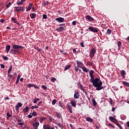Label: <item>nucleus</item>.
I'll return each mask as SVG.
<instances>
[{
  "label": "nucleus",
  "mask_w": 129,
  "mask_h": 129,
  "mask_svg": "<svg viewBox=\"0 0 129 129\" xmlns=\"http://www.w3.org/2000/svg\"><path fill=\"white\" fill-rule=\"evenodd\" d=\"M107 33L109 34H111V30L110 29H107Z\"/></svg>",
  "instance_id": "49530a36"
},
{
  "label": "nucleus",
  "mask_w": 129,
  "mask_h": 129,
  "mask_svg": "<svg viewBox=\"0 0 129 129\" xmlns=\"http://www.w3.org/2000/svg\"><path fill=\"white\" fill-rule=\"evenodd\" d=\"M71 67V65L67 66L64 68V71H66V70H68V69H69V68H70Z\"/></svg>",
  "instance_id": "cd10ccee"
},
{
  "label": "nucleus",
  "mask_w": 129,
  "mask_h": 129,
  "mask_svg": "<svg viewBox=\"0 0 129 129\" xmlns=\"http://www.w3.org/2000/svg\"><path fill=\"white\" fill-rule=\"evenodd\" d=\"M42 17H43V19H47V15L46 14H43L42 15Z\"/></svg>",
  "instance_id": "09e8293b"
},
{
  "label": "nucleus",
  "mask_w": 129,
  "mask_h": 129,
  "mask_svg": "<svg viewBox=\"0 0 129 129\" xmlns=\"http://www.w3.org/2000/svg\"><path fill=\"white\" fill-rule=\"evenodd\" d=\"M7 115L8 116V117H11L12 116V115H11L9 112L7 113Z\"/></svg>",
  "instance_id": "5fc2aeb1"
},
{
  "label": "nucleus",
  "mask_w": 129,
  "mask_h": 129,
  "mask_svg": "<svg viewBox=\"0 0 129 129\" xmlns=\"http://www.w3.org/2000/svg\"><path fill=\"white\" fill-rule=\"evenodd\" d=\"M115 111V107H112V111L114 112Z\"/></svg>",
  "instance_id": "0e129e2a"
},
{
  "label": "nucleus",
  "mask_w": 129,
  "mask_h": 129,
  "mask_svg": "<svg viewBox=\"0 0 129 129\" xmlns=\"http://www.w3.org/2000/svg\"><path fill=\"white\" fill-rule=\"evenodd\" d=\"M109 119H110V121H113L114 120L115 118L112 116H109Z\"/></svg>",
  "instance_id": "473e14b6"
},
{
  "label": "nucleus",
  "mask_w": 129,
  "mask_h": 129,
  "mask_svg": "<svg viewBox=\"0 0 129 129\" xmlns=\"http://www.w3.org/2000/svg\"><path fill=\"white\" fill-rule=\"evenodd\" d=\"M112 122H113L114 123H115V124H116V123H117V120L115 118L113 121H112Z\"/></svg>",
  "instance_id": "a18cd8bd"
},
{
  "label": "nucleus",
  "mask_w": 129,
  "mask_h": 129,
  "mask_svg": "<svg viewBox=\"0 0 129 129\" xmlns=\"http://www.w3.org/2000/svg\"><path fill=\"white\" fill-rule=\"evenodd\" d=\"M24 48L22 46H20L19 45H16L14 44L13 45V49H14L15 50H18V51H20L21 49H23Z\"/></svg>",
  "instance_id": "7ed1b4c3"
},
{
  "label": "nucleus",
  "mask_w": 129,
  "mask_h": 129,
  "mask_svg": "<svg viewBox=\"0 0 129 129\" xmlns=\"http://www.w3.org/2000/svg\"><path fill=\"white\" fill-rule=\"evenodd\" d=\"M20 78H21V75H18L17 79L20 80Z\"/></svg>",
  "instance_id": "680f3d73"
},
{
  "label": "nucleus",
  "mask_w": 129,
  "mask_h": 129,
  "mask_svg": "<svg viewBox=\"0 0 129 129\" xmlns=\"http://www.w3.org/2000/svg\"><path fill=\"white\" fill-rule=\"evenodd\" d=\"M108 126H112V127H113L114 128L115 127H114V126H113V125H112V124H111L110 123H109L108 124Z\"/></svg>",
  "instance_id": "6e6d98bb"
},
{
  "label": "nucleus",
  "mask_w": 129,
  "mask_h": 129,
  "mask_svg": "<svg viewBox=\"0 0 129 129\" xmlns=\"http://www.w3.org/2000/svg\"><path fill=\"white\" fill-rule=\"evenodd\" d=\"M80 68V66H78L77 67H75V71H78V69H79V68Z\"/></svg>",
  "instance_id": "58836bf2"
},
{
  "label": "nucleus",
  "mask_w": 129,
  "mask_h": 129,
  "mask_svg": "<svg viewBox=\"0 0 129 129\" xmlns=\"http://www.w3.org/2000/svg\"><path fill=\"white\" fill-rule=\"evenodd\" d=\"M29 107H26V108H24L23 110V111L24 112V113H27L28 111H29Z\"/></svg>",
  "instance_id": "6ab92c4d"
},
{
  "label": "nucleus",
  "mask_w": 129,
  "mask_h": 129,
  "mask_svg": "<svg viewBox=\"0 0 129 129\" xmlns=\"http://www.w3.org/2000/svg\"><path fill=\"white\" fill-rule=\"evenodd\" d=\"M81 47H82L83 48H84V43H83V42L81 43Z\"/></svg>",
  "instance_id": "4d7b16f0"
},
{
  "label": "nucleus",
  "mask_w": 129,
  "mask_h": 129,
  "mask_svg": "<svg viewBox=\"0 0 129 129\" xmlns=\"http://www.w3.org/2000/svg\"><path fill=\"white\" fill-rule=\"evenodd\" d=\"M94 73H95V72L93 70L90 71L89 76L91 78V79H90V82L92 81V80H93L94 79V76L93 75Z\"/></svg>",
  "instance_id": "20e7f679"
},
{
  "label": "nucleus",
  "mask_w": 129,
  "mask_h": 129,
  "mask_svg": "<svg viewBox=\"0 0 129 129\" xmlns=\"http://www.w3.org/2000/svg\"><path fill=\"white\" fill-rule=\"evenodd\" d=\"M86 19L88 20V21H90V22H93L94 21V19L89 15L86 16Z\"/></svg>",
  "instance_id": "9d476101"
},
{
  "label": "nucleus",
  "mask_w": 129,
  "mask_h": 129,
  "mask_svg": "<svg viewBox=\"0 0 129 129\" xmlns=\"http://www.w3.org/2000/svg\"><path fill=\"white\" fill-rule=\"evenodd\" d=\"M79 87L80 88V89L82 90V91L84 92V91H85V89H84V88L83 87V86H82V84H81V83H79Z\"/></svg>",
  "instance_id": "a211bd4d"
},
{
  "label": "nucleus",
  "mask_w": 129,
  "mask_h": 129,
  "mask_svg": "<svg viewBox=\"0 0 129 129\" xmlns=\"http://www.w3.org/2000/svg\"><path fill=\"white\" fill-rule=\"evenodd\" d=\"M92 103H93L94 106H96L97 103H96V101H95V100L93 99L92 101Z\"/></svg>",
  "instance_id": "c85d7f7f"
},
{
  "label": "nucleus",
  "mask_w": 129,
  "mask_h": 129,
  "mask_svg": "<svg viewBox=\"0 0 129 129\" xmlns=\"http://www.w3.org/2000/svg\"><path fill=\"white\" fill-rule=\"evenodd\" d=\"M22 106H23V104H22L21 102H19L18 103V105L16 106V110L18 111V110L20 109V107H22Z\"/></svg>",
  "instance_id": "9b49d317"
},
{
  "label": "nucleus",
  "mask_w": 129,
  "mask_h": 129,
  "mask_svg": "<svg viewBox=\"0 0 129 129\" xmlns=\"http://www.w3.org/2000/svg\"><path fill=\"white\" fill-rule=\"evenodd\" d=\"M71 103L74 107H76V101L74 100H72L71 101Z\"/></svg>",
  "instance_id": "ddd939ff"
},
{
  "label": "nucleus",
  "mask_w": 129,
  "mask_h": 129,
  "mask_svg": "<svg viewBox=\"0 0 129 129\" xmlns=\"http://www.w3.org/2000/svg\"><path fill=\"white\" fill-rule=\"evenodd\" d=\"M56 79L55 78H51V81H52V82H55V81H56Z\"/></svg>",
  "instance_id": "c03bdc74"
},
{
  "label": "nucleus",
  "mask_w": 129,
  "mask_h": 129,
  "mask_svg": "<svg viewBox=\"0 0 129 129\" xmlns=\"http://www.w3.org/2000/svg\"><path fill=\"white\" fill-rule=\"evenodd\" d=\"M68 109L70 110V109H72V108H71V106L70 105H68Z\"/></svg>",
  "instance_id": "bf43d9fd"
},
{
  "label": "nucleus",
  "mask_w": 129,
  "mask_h": 129,
  "mask_svg": "<svg viewBox=\"0 0 129 129\" xmlns=\"http://www.w3.org/2000/svg\"><path fill=\"white\" fill-rule=\"evenodd\" d=\"M117 45H118V49H120V46H121V42L118 41Z\"/></svg>",
  "instance_id": "c756f323"
},
{
  "label": "nucleus",
  "mask_w": 129,
  "mask_h": 129,
  "mask_svg": "<svg viewBox=\"0 0 129 129\" xmlns=\"http://www.w3.org/2000/svg\"><path fill=\"white\" fill-rule=\"evenodd\" d=\"M11 20L12 21H13L14 23H15V24H17V25H18V26H20L21 25L20 23H19V22L17 21V19H16V18L14 17H12Z\"/></svg>",
  "instance_id": "f8f14e48"
},
{
  "label": "nucleus",
  "mask_w": 129,
  "mask_h": 129,
  "mask_svg": "<svg viewBox=\"0 0 129 129\" xmlns=\"http://www.w3.org/2000/svg\"><path fill=\"white\" fill-rule=\"evenodd\" d=\"M3 59H4V60H8V59H9V57H7V56H4L3 57Z\"/></svg>",
  "instance_id": "3c124183"
},
{
  "label": "nucleus",
  "mask_w": 129,
  "mask_h": 129,
  "mask_svg": "<svg viewBox=\"0 0 129 129\" xmlns=\"http://www.w3.org/2000/svg\"><path fill=\"white\" fill-rule=\"evenodd\" d=\"M88 29L91 32H93V33H98V30L96 29L95 28L89 27Z\"/></svg>",
  "instance_id": "423d86ee"
},
{
  "label": "nucleus",
  "mask_w": 129,
  "mask_h": 129,
  "mask_svg": "<svg viewBox=\"0 0 129 129\" xmlns=\"http://www.w3.org/2000/svg\"><path fill=\"white\" fill-rule=\"evenodd\" d=\"M56 116L58 118H61V117H62V116L61 115V114L60 113H57Z\"/></svg>",
  "instance_id": "7c9ffc66"
},
{
  "label": "nucleus",
  "mask_w": 129,
  "mask_h": 129,
  "mask_svg": "<svg viewBox=\"0 0 129 129\" xmlns=\"http://www.w3.org/2000/svg\"><path fill=\"white\" fill-rule=\"evenodd\" d=\"M110 104H112V99L111 98H110Z\"/></svg>",
  "instance_id": "69168bd1"
},
{
  "label": "nucleus",
  "mask_w": 129,
  "mask_h": 129,
  "mask_svg": "<svg viewBox=\"0 0 129 129\" xmlns=\"http://www.w3.org/2000/svg\"><path fill=\"white\" fill-rule=\"evenodd\" d=\"M90 82L92 83L93 86L94 87H96V90L99 91L101 89H103V87H102V82L100 81V79L98 78L94 79Z\"/></svg>",
  "instance_id": "f257e3e1"
},
{
  "label": "nucleus",
  "mask_w": 129,
  "mask_h": 129,
  "mask_svg": "<svg viewBox=\"0 0 129 129\" xmlns=\"http://www.w3.org/2000/svg\"><path fill=\"white\" fill-rule=\"evenodd\" d=\"M10 53L11 54H13V55H16V54H20V50L13 48L11 49Z\"/></svg>",
  "instance_id": "39448f33"
},
{
  "label": "nucleus",
  "mask_w": 129,
  "mask_h": 129,
  "mask_svg": "<svg viewBox=\"0 0 129 129\" xmlns=\"http://www.w3.org/2000/svg\"><path fill=\"white\" fill-rule=\"evenodd\" d=\"M123 84L125 85V86H127V87H129V83L126 82L125 81L123 82Z\"/></svg>",
  "instance_id": "393cba45"
},
{
  "label": "nucleus",
  "mask_w": 129,
  "mask_h": 129,
  "mask_svg": "<svg viewBox=\"0 0 129 129\" xmlns=\"http://www.w3.org/2000/svg\"><path fill=\"white\" fill-rule=\"evenodd\" d=\"M42 88H43V89H44V90H47V87L45 85H42Z\"/></svg>",
  "instance_id": "de8ad7c7"
},
{
  "label": "nucleus",
  "mask_w": 129,
  "mask_h": 129,
  "mask_svg": "<svg viewBox=\"0 0 129 129\" xmlns=\"http://www.w3.org/2000/svg\"><path fill=\"white\" fill-rule=\"evenodd\" d=\"M121 75L123 78H125V76H124V75H125V71H124V70H122L121 71Z\"/></svg>",
  "instance_id": "aec40b11"
},
{
  "label": "nucleus",
  "mask_w": 129,
  "mask_h": 129,
  "mask_svg": "<svg viewBox=\"0 0 129 129\" xmlns=\"http://www.w3.org/2000/svg\"><path fill=\"white\" fill-rule=\"evenodd\" d=\"M28 117H29V118H32V117H33V116L32 114H30L28 115Z\"/></svg>",
  "instance_id": "13d9d810"
},
{
  "label": "nucleus",
  "mask_w": 129,
  "mask_h": 129,
  "mask_svg": "<svg viewBox=\"0 0 129 129\" xmlns=\"http://www.w3.org/2000/svg\"><path fill=\"white\" fill-rule=\"evenodd\" d=\"M63 30H64V27H60L59 28H57L56 29V30L57 32H62V31H63Z\"/></svg>",
  "instance_id": "dca6fc26"
},
{
  "label": "nucleus",
  "mask_w": 129,
  "mask_h": 129,
  "mask_svg": "<svg viewBox=\"0 0 129 129\" xmlns=\"http://www.w3.org/2000/svg\"><path fill=\"white\" fill-rule=\"evenodd\" d=\"M1 23H5V20H4V19H1Z\"/></svg>",
  "instance_id": "338daca9"
},
{
  "label": "nucleus",
  "mask_w": 129,
  "mask_h": 129,
  "mask_svg": "<svg viewBox=\"0 0 129 129\" xmlns=\"http://www.w3.org/2000/svg\"><path fill=\"white\" fill-rule=\"evenodd\" d=\"M96 53V49H95V48H92L90 51V58L91 59H93Z\"/></svg>",
  "instance_id": "f03ea898"
},
{
  "label": "nucleus",
  "mask_w": 129,
  "mask_h": 129,
  "mask_svg": "<svg viewBox=\"0 0 129 129\" xmlns=\"http://www.w3.org/2000/svg\"><path fill=\"white\" fill-rule=\"evenodd\" d=\"M82 69L83 70L84 72H88V71H89V70L88 69H87V68H86V67H84V68H82Z\"/></svg>",
  "instance_id": "b1692460"
},
{
  "label": "nucleus",
  "mask_w": 129,
  "mask_h": 129,
  "mask_svg": "<svg viewBox=\"0 0 129 129\" xmlns=\"http://www.w3.org/2000/svg\"><path fill=\"white\" fill-rule=\"evenodd\" d=\"M40 123L39 122H36L35 123H33V128L38 129V127L39 126Z\"/></svg>",
  "instance_id": "1a4fd4ad"
},
{
  "label": "nucleus",
  "mask_w": 129,
  "mask_h": 129,
  "mask_svg": "<svg viewBox=\"0 0 129 129\" xmlns=\"http://www.w3.org/2000/svg\"><path fill=\"white\" fill-rule=\"evenodd\" d=\"M10 7H11V2H10V3H9V4H8V5L6 6V8H7V9H8V8H10Z\"/></svg>",
  "instance_id": "864d4df0"
},
{
  "label": "nucleus",
  "mask_w": 129,
  "mask_h": 129,
  "mask_svg": "<svg viewBox=\"0 0 129 129\" xmlns=\"http://www.w3.org/2000/svg\"><path fill=\"white\" fill-rule=\"evenodd\" d=\"M25 11V8L24 7H19L18 9H16V12H24Z\"/></svg>",
  "instance_id": "6e6552de"
},
{
  "label": "nucleus",
  "mask_w": 129,
  "mask_h": 129,
  "mask_svg": "<svg viewBox=\"0 0 129 129\" xmlns=\"http://www.w3.org/2000/svg\"><path fill=\"white\" fill-rule=\"evenodd\" d=\"M30 16H31V19H35V18L37 17V15L35 13H33L32 14H30Z\"/></svg>",
  "instance_id": "4be33fe9"
},
{
  "label": "nucleus",
  "mask_w": 129,
  "mask_h": 129,
  "mask_svg": "<svg viewBox=\"0 0 129 129\" xmlns=\"http://www.w3.org/2000/svg\"><path fill=\"white\" fill-rule=\"evenodd\" d=\"M37 108H39V107H38L37 105L31 106V109H37Z\"/></svg>",
  "instance_id": "2f4dec72"
},
{
  "label": "nucleus",
  "mask_w": 129,
  "mask_h": 129,
  "mask_svg": "<svg viewBox=\"0 0 129 129\" xmlns=\"http://www.w3.org/2000/svg\"><path fill=\"white\" fill-rule=\"evenodd\" d=\"M24 124L23 122H19L18 123V125H23Z\"/></svg>",
  "instance_id": "e2e57ef3"
},
{
  "label": "nucleus",
  "mask_w": 129,
  "mask_h": 129,
  "mask_svg": "<svg viewBox=\"0 0 129 129\" xmlns=\"http://www.w3.org/2000/svg\"><path fill=\"white\" fill-rule=\"evenodd\" d=\"M33 87H34V88H36V89H39V88H40L39 87L37 86V85L35 84L33 85Z\"/></svg>",
  "instance_id": "8fccbe9b"
},
{
  "label": "nucleus",
  "mask_w": 129,
  "mask_h": 129,
  "mask_svg": "<svg viewBox=\"0 0 129 129\" xmlns=\"http://www.w3.org/2000/svg\"><path fill=\"white\" fill-rule=\"evenodd\" d=\"M56 102H57V101L56 100V99L53 100L52 102V105H55V104H56Z\"/></svg>",
  "instance_id": "c9c22d12"
},
{
  "label": "nucleus",
  "mask_w": 129,
  "mask_h": 129,
  "mask_svg": "<svg viewBox=\"0 0 129 129\" xmlns=\"http://www.w3.org/2000/svg\"><path fill=\"white\" fill-rule=\"evenodd\" d=\"M55 21H56V22H58V23H63V22H64V18L62 17H59L56 18Z\"/></svg>",
  "instance_id": "0eeeda50"
},
{
  "label": "nucleus",
  "mask_w": 129,
  "mask_h": 129,
  "mask_svg": "<svg viewBox=\"0 0 129 129\" xmlns=\"http://www.w3.org/2000/svg\"><path fill=\"white\" fill-rule=\"evenodd\" d=\"M72 25H73V26H75L76 25V21H74L72 22Z\"/></svg>",
  "instance_id": "052dcab7"
},
{
  "label": "nucleus",
  "mask_w": 129,
  "mask_h": 129,
  "mask_svg": "<svg viewBox=\"0 0 129 129\" xmlns=\"http://www.w3.org/2000/svg\"><path fill=\"white\" fill-rule=\"evenodd\" d=\"M10 49H11V45H7L6 47V51L7 53H9V51H10Z\"/></svg>",
  "instance_id": "2eb2a0df"
},
{
  "label": "nucleus",
  "mask_w": 129,
  "mask_h": 129,
  "mask_svg": "<svg viewBox=\"0 0 129 129\" xmlns=\"http://www.w3.org/2000/svg\"><path fill=\"white\" fill-rule=\"evenodd\" d=\"M28 86L29 87H34V84H28Z\"/></svg>",
  "instance_id": "603ef678"
},
{
  "label": "nucleus",
  "mask_w": 129,
  "mask_h": 129,
  "mask_svg": "<svg viewBox=\"0 0 129 129\" xmlns=\"http://www.w3.org/2000/svg\"><path fill=\"white\" fill-rule=\"evenodd\" d=\"M116 124L117 126H118V127H119V128L122 129V127L121 126V125L120 124H119V123H116Z\"/></svg>",
  "instance_id": "79ce46f5"
},
{
  "label": "nucleus",
  "mask_w": 129,
  "mask_h": 129,
  "mask_svg": "<svg viewBox=\"0 0 129 129\" xmlns=\"http://www.w3.org/2000/svg\"><path fill=\"white\" fill-rule=\"evenodd\" d=\"M11 71H12V66L10 67L9 69L8 70V73L10 74Z\"/></svg>",
  "instance_id": "37998d69"
},
{
  "label": "nucleus",
  "mask_w": 129,
  "mask_h": 129,
  "mask_svg": "<svg viewBox=\"0 0 129 129\" xmlns=\"http://www.w3.org/2000/svg\"><path fill=\"white\" fill-rule=\"evenodd\" d=\"M127 126L129 127V121L128 122H127Z\"/></svg>",
  "instance_id": "774afa93"
},
{
  "label": "nucleus",
  "mask_w": 129,
  "mask_h": 129,
  "mask_svg": "<svg viewBox=\"0 0 129 129\" xmlns=\"http://www.w3.org/2000/svg\"><path fill=\"white\" fill-rule=\"evenodd\" d=\"M8 77L9 79H12V78H13V75H12L10 74H8Z\"/></svg>",
  "instance_id": "4c0bfd02"
},
{
  "label": "nucleus",
  "mask_w": 129,
  "mask_h": 129,
  "mask_svg": "<svg viewBox=\"0 0 129 129\" xmlns=\"http://www.w3.org/2000/svg\"><path fill=\"white\" fill-rule=\"evenodd\" d=\"M80 96V95H79V93H78V92L76 93L74 96L75 98H76V99H78V98H79Z\"/></svg>",
  "instance_id": "f3484780"
},
{
  "label": "nucleus",
  "mask_w": 129,
  "mask_h": 129,
  "mask_svg": "<svg viewBox=\"0 0 129 129\" xmlns=\"http://www.w3.org/2000/svg\"><path fill=\"white\" fill-rule=\"evenodd\" d=\"M45 119H46V117H43L42 118H41L40 119V122L41 123H42L43 122V121H44L45 120Z\"/></svg>",
  "instance_id": "bb28decb"
},
{
  "label": "nucleus",
  "mask_w": 129,
  "mask_h": 129,
  "mask_svg": "<svg viewBox=\"0 0 129 129\" xmlns=\"http://www.w3.org/2000/svg\"><path fill=\"white\" fill-rule=\"evenodd\" d=\"M30 114H32V116H36V115H37V112L34 111L32 113H30Z\"/></svg>",
  "instance_id": "e433bc0d"
},
{
  "label": "nucleus",
  "mask_w": 129,
  "mask_h": 129,
  "mask_svg": "<svg viewBox=\"0 0 129 129\" xmlns=\"http://www.w3.org/2000/svg\"><path fill=\"white\" fill-rule=\"evenodd\" d=\"M77 63L78 65H83V64L82 63V62L80 61H77Z\"/></svg>",
  "instance_id": "a19ab883"
},
{
  "label": "nucleus",
  "mask_w": 129,
  "mask_h": 129,
  "mask_svg": "<svg viewBox=\"0 0 129 129\" xmlns=\"http://www.w3.org/2000/svg\"><path fill=\"white\" fill-rule=\"evenodd\" d=\"M23 4L24 3H23V2H22V1H21L20 2L17 3V5H18V6H21V5H23Z\"/></svg>",
  "instance_id": "ea45409f"
},
{
  "label": "nucleus",
  "mask_w": 129,
  "mask_h": 129,
  "mask_svg": "<svg viewBox=\"0 0 129 129\" xmlns=\"http://www.w3.org/2000/svg\"><path fill=\"white\" fill-rule=\"evenodd\" d=\"M32 7H33V4H30L29 5L28 8L26 9L27 12H29L31 11V9H32Z\"/></svg>",
  "instance_id": "5701e85b"
},
{
  "label": "nucleus",
  "mask_w": 129,
  "mask_h": 129,
  "mask_svg": "<svg viewBox=\"0 0 129 129\" xmlns=\"http://www.w3.org/2000/svg\"><path fill=\"white\" fill-rule=\"evenodd\" d=\"M87 121H89V122H92V121H93V119L89 117H87L86 118Z\"/></svg>",
  "instance_id": "412c9836"
},
{
  "label": "nucleus",
  "mask_w": 129,
  "mask_h": 129,
  "mask_svg": "<svg viewBox=\"0 0 129 129\" xmlns=\"http://www.w3.org/2000/svg\"><path fill=\"white\" fill-rule=\"evenodd\" d=\"M43 128L44 129H55V128H54V127H51L49 125H44Z\"/></svg>",
  "instance_id": "4468645a"
},
{
  "label": "nucleus",
  "mask_w": 129,
  "mask_h": 129,
  "mask_svg": "<svg viewBox=\"0 0 129 129\" xmlns=\"http://www.w3.org/2000/svg\"><path fill=\"white\" fill-rule=\"evenodd\" d=\"M35 50H37V51H38L39 52H41V51H42V49H41V48H39L38 47H35Z\"/></svg>",
  "instance_id": "72a5a7b5"
},
{
  "label": "nucleus",
  "mask_w": 129,
  "mask_h": 129,
  "mask_svg": "<svg viewBox=\"0 0 129 129\" xmlns=\"http://www.w3.org/2000/svg\"><path fill=\"white\" fill-rule=\"evenodd\" d=\"M39 100H40V99L39 98H35V99L33 100V102L34 103H36L37 102V101H39Z\"/></svg>",
  "instance_id": "f704fd0d"
},
{
  "label": "nucleus",
  "mask_w": 129,
  "mask_h": 129,
  "mask_svg": "<svg viewBox=\"0 0 129 129\" xmlns=\"http://www.w3.org/2000/svg\"><path fill=\"white\" fill-rule=\"evenodd\" d=\"M46 5H49V2L47 1L46 2L42 3V6H43V7H45V6H46Z\"/></svg>",
  "instance_id": "a878e982"
}]
</instances>
